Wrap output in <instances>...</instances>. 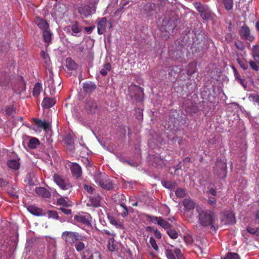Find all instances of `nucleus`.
<instances>
[{"instance_id": "nucleus-1", "label": "nucleus", "mask_w": 259, "mask_h": 259, "mask_svg": "<svg viewBox=\"0 0 259 259\" xmlns=\"http://www.w3.org/2000/svg\"><path fill=\"white\" fill-rule=\"evenodd\" d=\"M196 210L198 213V222L200 225L214 228L217 216L212 211L204 210L199 206L196 207Z\"/></svg>"}, {"instance_id": "nucleus-2", "label": "nucleus", "mask_w": 259, "mask_h": 259, "mask_svg": "<svg viewBox=\"0 0 259 259\" xmlns=\"http://www.w3.org/2000/svg\"><path fill=\"white\" fill-rule=\"evenodd\" d=\"M95 182L102 188L110 190L112 188V183L105 173L96 172L94 176Z\"/></svg>"}, {"instance_id": "nucleus-3", "label": "nucleus", "mask_w": 259, "mask_h": 259, "mask_svg": "<svg viewBox=\"0 0 259 259\" xmlns=\"http://www.w3.org/2000/svg\"><path fill=\"white\" fill-rule=\"evenodd\" d=\"M214 174L220 179H224L227 175V165L226 162L218 161L214 167Z\"/></svg>"}, {"instance_id": "nucleus-4", "label": "nucleus", "mask_w": 259, "mask_h": 259, "mask_svg": "<svg viewBox=\"0 0 259 259\" xmlns=\"http://www.w3.org/2000/svg\"><path fill=\"white\" fill-rule=\"evenodd\" d=\"M74 220L85 226L91 225L92 217L87 212H81L74 215Z\"/></svg>"}, {"instance_id": "nucleus-5", "label": "nucleus", "mask_w": 259, "mask_h": 259, "mask_svg": "<svg viewBox=\"0 0 259 259\" xmlns=\"http://www.w3.org/2000/svg\"><path fill=\"white\" fill-rule=\"evenodd\" d=\"M62 238L67 244H72L79 240L81 236L77 232L65 231L62 233Z\"/></svg>"}, {"instance_id": "nucleus-6", "label": "nucleus", "mask_w": 259, "mask_h": 259, "mask_svg": "<svg viewBox=\"0 0 259 259\" xmlns=\"http://www.w3.org/2000/svg\"><path fill=\"white\" fill-rule=\"evenodd\" d=\"M53 180L56 185L62 190H67L71 187L67 180L63 179L59 175L55 174L53 176Z\"/></svg>"}, {"instance_id": "nucleus-7", "label": "nucleus", "mask_w": 259, "mask_h": 259, "mask_svg": "<svg viewBox=\"0 0 259 259\" xmlns=\"http://www.w3.org/2000/svg\"><path fill=\"white\" fill-rule=\"evenodd\" d=\"M165 253L167 259H184L181 249L178 248L175 249L166 248Z\"/></svg>"}, {"instance_id": "nucleus-8", "label": "nucleus", "mask_w": 259, "mask_h": 259, "mask_svg": "<svg viewBox=\"0 0 259 259\" xmlns=\"http://www.w3.org/2000/svg\"><path fill=\"white\" fill-rule=\"evenodd\" d=\"M221 222L223 224H234L235 223L234 213L231 211L224 212L222 216Z\"/></svg>"}, {"instance_id": "nucleus-9", "label": "nucleus", "mask_w": 259, "mask_h": 259, "mask_svg": "<svg viewBox=\"0 0 259 259\" xmlns=\"http://www.w3.org/2000/svg\"><path fill=\"white\" fill-rule=\"evenodd\" d=\"M46 73L47 80L45 82V85L50 89L51 94H53L55 93V86L52 70L49 68Z\"/></svg>"}, {"instance_id": "nucleus-10", "label": "nucleus", "mask_w": 259, "mask_h": 259, "mask_svg": "<svg viewBox=\"0 0 259 259\" xmlns=\"http://www.w3.org/2000/svg\"><path fill=\"white\" fill-rule=\"evenodd\" d=\"M148 218L152 223L157 224L165 229H168L170 228V225L161 217L149 216Z\"/></svg>"}, {"instance_id": "nucleus-11", "label": "nucleus", "mask_w": 259, "mask_h": 259, "mask_svg": "<svg viewBox=\"0 0 259 259\" xmlns=\"http://www.w3.org/2000/svg\"><path fill=\"white\" fill-rule=\"evenodd\" d=\"M240 33L241 36L247 40L252 41L254 39L253 36L250 34L249 28L246 26L241 27Z\"/></svg>"}, {"instance_id": "nucleus-12", "label": "nucleus", "mask_w": 259, "mask_h": 259, "mask_svg": "<svg viewBox=\"0 0 259 259\" xmlns=\"http://www.w3.org/2000/svg\"><path fill=\"white\" fill-rule=\"evenodd\" d=\"M95 10L89 6H82L78 8V12L85 17H88L94 13Z\"/></svg>"}, {"instance_id": "nucleus-13", "label": "nucleus", "mask_w": 259, "mask_h": 259, "mask_svg": "<svg viewBox=\"0 0 259 259\" xmlns=\"http://www.w3.org/2000/svg\"><path fill=\"white\" fill-rule=\"evenodd\" d=\"M97 106L94 101L90 100L85 104V109L90 113H94L97 110Z\"/></svg>"}, {"instance_id": "nucleus-14", "label": "nucleus", "mask_w": 259, "mask_h": 259, "mask_svg": "<svg viewBox=\"0 0 259 259\" xmlns=\"http://www.w3.org/2000/svg\"><path fill=\"white\" fill-rule=\"evenodd\" d=\"M100 257L101 255L98 251L94 250L91 253L86 251L83 253L82 259H100Z\"/></svg>"}, {"instance_id": "nucleus-15", "label": "nucleus", "mask_w": 259, "mask_h": 259, "mask_svg": "<svg viewBox=\"0 0 259 259\" xmlns=\"http://www.w3.org/2000/svg\"><path fill=\"white\" fill-rule=\"evenodd\" d=\"M107 25V19L106 17L102 18L98 23V33L102 34L106 31Z\"/></svg>"}, {"instance_id": "nucleus-16", "label": "nucleus", "mask_w": 259, "mask_h": 259, "mask_svg": "<svg viewBox=\"0 0 259 259\" xmlns=\"http://www.w3.org/2000/svg\"><path fill=\"white\" fill-rule=\"evenodd\" d=\"M35 23L42 31L49 29V26L48 23L46 21L41 18H36L35 20Z\"/></svg>"}, {"instance_id": "nucleus-17", "label": "nucleus", "mask_w": 259, "mask_h": 259, "mask_svg": "<svg viewBox=\"0 0 259 259\" xmlns=\"http://www.w3.org/2000/svg\"><path fill=\"white\" fill-rule=\"evenodd\" d=\"M71 172L73 176L79 177L81 175V168L80 166L76 163H72L70 165Z\"/></svg>"}, {"instance_id": "nucleus-18", "label": "nucleus", "mask_w": 259, "mask_h": 259, "mask_svg": "<svg viewBox=\"0 0 259 259\" xmlns=\"http://www.w3.org/2000/svg\"><path fill=\"white\" fill-rule=\"evenodd\" d=\"M65 30L74 36H76L77 34L81 31L80 29L78 27V26L76 23L74 24L71 26L66 27L65 28Z\"/></svg>"}, {"instance_id": "nucleus-19", "label": "nucleus", "mask_w": 259, "mask_h": 259, "mask_svg": "<svg viewBox=\"0 0 259 259\" xmlns=\"http://www.w3.org/2000/svg\"><path fill=\"white\" fill-rule=\"evenodd\" d=\"M34 124L37 126L38 128H41L47 131L49 129V124L45 121H42L41 120L36 119L34 118L33 119Z\"/></svg>"}, {"instance_id": "nucleus-20", "label": "nucleus", "mask_w": 259, "mask_h": 259, "mask_svg": "<svg viewBox=\"0 0 259 259\" xmlns=\"http://www.w3.org/2000/svg\"><path fill=\"white\" fill-rule=\"evenodd\" d=\"M35 192L37 195L42 197L49 198L51 196L49 191L43 187L36 188L35 189Z\"/></svg>"}, {"instance_id": "nucleus-21", "label": "nucleus", "mask_w": 259, "mask_h": 259, "mask_svg": "<svg viewBox=\"0 0 259 259\" xmlns=\"http://www.w3.org/2000/svg\"><path fill=\"white\" fill-rule=\"evenodd\" d=\"M56 103L55 99L45 98L42 102V106L46 108H49L54 106Z\"/></svg>"}, {"instance_id": "nucleus-22", "label": "nucleus", "mask_w": 259, "mask_h": 259, "mask_svg": "<svg viewBox=\"0 0 259 259\" xmlns=\"http://www.w3.org/2000/svg\"><path fill=\"white\" fill-rule=\"evenodd\" d=\"M27 210L31 214L39 216L42 214V210L40 208L34 206H29L27 207Z\"/></svg>"}, {"instance_id": "nucleus-23", "label": "nucleus", "mask_w": 259, "mask_h": 259, "mask_svg": "<svg viewBox=\"0 0 259 259\" xmlns=\"http://www.w3.org/2000/svg\"><path fill=\"white\" fill-rule=\"evenodd\" d=\"M44 41L48 45L51 42L53 34L49 29L42 31Z\"/></svg>"}, {"instance_id": "nucleus-24", "label": "nucleus", "mask_w": 259, "mask_h": 259, "mask_svg": "<svg viewBox=\"0 0 259 259\" xmlns=\"http://www.w3.org/2000/svg\"><path fill=\"white\" fill-rule=\"evenodd\" d=\"M7 165L10 168L18 169L20 167V163L18 160L11 159L8 161Z\"/></svg>"}, {"instance_id": "nucleus-25", "label": "nucleus", "mask_w": 259, "mask_h": 259, "mask_svg": "<svg viewBox=\"0 0 259 259\" xmlns=\"http://www.w3.org/2000/svg\"><path fill=\"white\" fill-rule=\"evenodd\" d=\"M183 205L186 209L191 210L195 207V203L190 199H185L183 202Z\"/></svg>"}, {"instance_id": "nucleus-26", "label": "nucleus", "mask_w": 259, "mask_h": 259, "mask_svg": "<svg viewBox=\"0 0 259 259\" xmlns=\"http://www.w3.org/2000/svg\"><path fill=\"white\" fill-rule=\"evenodd\" d=\"M95 84L92 82H86L83 83V85L84 91L88 93L93 92L95 90Z\"/></svg>"}, {"instance_id": "nucleus-27", "label": "nucleus", "mask_w": 259, "mask_h": 259, "mask_svg": "<svg viewBox=\"0 0 259 259\" xmlns=\"http://www.w3.org/2000/svg\"><path fill=\"white\" fill-rule=\"evenodd\" d=\"M91 204L94 207H98L100 206L101 197L97 195L90 198Z\"/></svg>"}, {"instance_id": "nucleus-28", "label": "nucleus", "mask_w": 259, "mask_h": 259, "mask_svg": "<svg viewBox=\"0 0 259 259\" xmlns=\"http://www.w3.org/2000/svg\"><path fill=\"white\" fill-rule=\"evenodd\" d=\"M66 66L69 70H74L77 67V65L74 61L70 58L66 59Z\"/></svg>"}, {"instance_id": "nucleus-29", "label": "nucleus", "mask_w": 259, "mask_h": 259, "mask_svg": "<svg viewBox=\"0 0 259 259\" xmlns=\"http://www.w3.org/2000/svg\"><path fill=\"white\" fill-rule=\"evenodd\" d=\"M39 144V142L36 138H31L28 143V146L31 149L35 148Z\"/></svg>"}, {"instance_id": "nucleus-30", "label": "nucleus", "mask_w": 259, "mask_h": 259, "mask_svg": "<svg viewBox=\"0 0 259 259\" xmlns=\"http://www.w3.org/2000/svg\"><path fill=\"white\" fill-rule=\"evenodd\" d=\"M42 90V86L40 83L37 82L35 83L33 91V95L35 97L38 96Z\"/></svg>"}, {"instance_id": "nucleus-31", "label": "nucleus", "mask_w": 259, "mask_h": 259, "mask_svg": "<svg viewBox=\"0 0 259 259\" xmlns=\"http://www.w3.org/2000/svg\"><path fill=\"white\" fill-rule=\"evenodd\" d=\"M196 71V64L194 62L190 63L188 67L187 73L191 75Z\"/></svg>"}, {"instance_id": "nucleus-32", "label": "nucleus", "mask_w": 259, "mask_h": 259, "mask_svg": "<svg viewBox=\"0 0 259 259\" xmlns=\"http://www.w3.org/2000/svg\"><path fill=\"white\" fill-rule=\"evenodd\" d=\"M108 219L110 221V223L112 225L116 226L117 228H122V225L120 222L116 220L115 218H114L112 217H109Z\"/></svg>"}, {"instance_id": "nucleus-33", "label": "nucleus", "mask_w": 259, "mask_h": 259, "mask_svg": "<svg viewBox=\"0 0 259 259\" xmlns=\"http://www.w3.org/2000/svg\"><path fill=\"white\" fill-rule=\"evenodd\" d=\"M111 69V65L109 63H107L103 66V67L101 69L100 71L101 74L103 76H105L107 74L108 72Z\"/></svg>"}, {"instance_id": "nucleus-34", "label": "nucleus", "mask_w": 259, "mask_h": 259, "mask_svg": "<svg viewBox=\"0 0 259 259\" xmlns=\"http://www.w3.org/2000/svg\"><path fill=\"white\" fill-rule=\"evenodd\" d=\"M252 55L256 61L257 58H259V46H254L252 48Z\"/></svg>"}, {"instance_id": "nucleus-35", "label": "nucleus", "mask_w": 259, "mask_h": 259, "mask_svg": "<svg viewBox=\"0 0 259 259\" xmlns=\"http://www.w3.org/2000/svg\"><path fill=\"white\" fill-rule=\"evenodd\" d=\"M75 247L78 251H80L84 248L85 245L83 242L78 240L75 242Z\"/></svg>"}, {"instance_id": "nucleus-36", "label": "nucleus", "mask_w": 259, "mask_h": 259, "mask_svg": "<svg viewBox=\"0 0 259 259\" xmlns=\"http://www.w3.org/2000/svg\"><path fill=\"white\" fill-rule=\"evenodd\" d=\"M176 195L178 197H184L186 195V191L182 188H178L176 191Z\"/></svg>"}, {"instance_id": "nucleus-37", "label": "nucleus", "mask_w": 259, "mask_h": 259, "mask_svg": "<svg viewBox=\"0 0 259 259\" xmlns=\"http://www.w3.org/2000/svg\"><path fill=\"white\" fill-rule=\"evenodd\" d=\"M9 79L6 75H3L0 78V84L1 85H6L9 84Z\"/></svg>"}, {"instance_id": "nucleus-38", "label": "nucleus", "mask_w": 259, "mask_h": 259, "mask_svg": "<svg viewBox=\"0 0 259 259\" xmlns=\"http://www.w3.org/2000/svg\"><path fill=\"white\" fill-rule=\"evenodd\" d=\"M149 244L151 247L154 249L155 250H158V246L156 244L155 240L152 237H150L149 238Z\"/></svg>"}, {"instance_id": "nucleus-39", "label": "nucleus", "mask_w": 259, "mask_h": 259, "mask_svg": "<svg viewBox=\"0 0 259 259\" xmlns=\"http://www.w3.org/2000/svg\"><path fill=\"white\" fill-rule=\"evenodd\" d=\"M223 259H239V257L236 253L229 252Z\"/></svg>"}, {"instance_id": "nucleus-40", "label": "nucleus", "mask_w": 259, "mask_h": 259, "mask_svg": "<svg viewBox=\"0 0 259 259\" xmlns=\"http://www.w3.org/2000/svg\"><path fill=\"white\" fill-rule=\"evenodd\" d=\"M167 233L169 236L172 239H176L178 236L177 232L174 230L170 229V228L167 229Z\"/></svg>"}, {"instance_id": "nucleus-41", "label": "nucleus", "mask_w": 259, "mask_h": 259, "mask_svg": "<svg viewBox=\"0 0 259 259\" xmlns=\"http://www.w3.org/2000/svg\"><path fill=\"white\" fill-rule=\"evenodd\" d=\"M224 4L226 9L230 10L233 7V0H223Z\"/></svg>"}, {"instance_id": "nucleus-42", "label": "nucleus", "mask_w": 259, "mask_h": 259, "mask_svg": "<svg viewBox=\"0 0 259 259\" xmlns=\"http://www.w3.org/2000/svg\"><path fill=\"white\" fill-rule=\"evenodd\" d=\"M57 204L58 205H62L63 206H68V203L64 198H60L57 200Z\"/></svg>"}, {"instance_id": "nucleus-43", "label": "nucleus", "mask_w": 259, "mask_h": 259, "mask_svg": "<svg viewBox=\"0 0 259 259\" xmlns=\"http://www.w3.org/2000/svg\"><path fill=\"white\" fill-rule=\"evenodd\" d=\"M41 56L43 58L45 63H48L49 62V61H50L49 57L48 56V54H47L45 52H44V51L41 52Z\"/></svg>"}, {"instance_id": "nucleus-44", "label": "nucleus", "mask_w": 259, "mask_h": 259, "mask_svg": "<svg viewBox=\"0 0 259 259\" xmlns=\"http://www.w3.org/2000/svg\"><path fill=\"white\" fill-rule=\"evenodd\" d=\"M108 247L109 250L111 251H113L116 249V246L113 244V241L111 239L109 241Z\"/></svg>"}, {"instance_id": "nucleus-45", "label": "nucleus", "mask_w": 259, "mask_h": 259, "mask_svg": "<svg viewBox=\"0 0 259 259\" xmlns=\"http://www.w3.org/2000/svg\"><path fill=\"white\" fill-rule=\"evenodd\" d=\"M48 213L50 218L57 219L58 217V214L55 211H49Z\"/></svg>"}, {"instance_id": "nucleus-46", "label": "nucleus", "mask_w": 259, "mask_h": 259, "mask_svg": "<svg viewBox=\"0 0 259 259\" xmlns=\"http://www.w3.org/2000/svg\"><path fill=\"white\" fill-rule=\"evenodd\" d=\"M83 187L84 190L89 193H93L95 190L94 188L88 185H84Z\"/></svg>"}, {"instance_id": "nucleus-47", "label": "nucleus", "mask_w": 259, "mask_h": 259, "mask_svg": "<svg viewBox=\"0 0 259 259\" xmlns=\"http://www.w3.org/2000/svg\"><path fill=\"white\" fill-rule=\"evenodd\" d=\"M238 62L240 65L241 67L244 70H246L247 69L248 65L247 63L240 60H238Z\"/></svg>"}, {"instance_id": "nucleus-48", "label": "nucleus", "mask_w": 259, "mask_h": 259, "mask_svg": "<svg viewBox=\"0 0 259 259\" xmlns=\"http://www.w3.org/2000/svg\"><path fill=\"white\" fill-rule=\"evenodd\" d=\"M247 230L251 234H256L258 232V229L253 228L250 227L247 228Z\"/></svg>"}, {"instance_id": "nucleus-49", "label": "nucleus", "mask_w": 259, "mask_h": 259, "mask_svg": "<svg viewBox=\"0 0 259 259\" xmlns=\"http://www.w3.org/2000/svg\"><path fill=\"white\" fill-rule=\"evenodd\" d=\"M249 64H250L251 67L253 69H254L255 70H256V71L258 70V67L257 65L256 64L255 62L251 61L249 62Z\"/></svg>"}, {"instance_id": "nucleus-50", "label": "nucleus", "mask_w": 259, "mask_h": 259, "mask_svg": "<svg viewBox=\"0 0 259 259\" xmlns=\"http://www.w3.org/2000/svg\"><path fill=\"white\" fill-rule=\"evenodd\" d=\"M154 235L155 236L158 238V239H160L161 238V233L157 229H155L154 230Z\"/></svg>"}, {"instance_id": "nucleus-51", "label": "nucleus", "mask_w": 259, "mask_h": 259, "mask_svg": "<svg viewBox=\"0 0 259 259\" xmlns=\"http://www.w3.org/2000/svg\"><path fill=\"white\" fill-rule=\"evenodd\" d=\"M207 201L210 205H212L215 204L216 203V200L213 197H209Z\"/></svg>"}, {"instance_id": "nucleus-52", "label": "nucleus", "mask_w": 259, "mask_h": 259, "mask_svg": "<svg viewBox=\"0 0 259 259\" xmlns=\"http://www.w3.org/2000/svg\"><path fill=\"white\" fill-rule=\"evenodd\" d=\"M60 209L65 214L68 215V214H71V211L70 209L63 208H60Z\"/></svg>"}, {"instance_id": "nucleus-53", "label": "nucleus", "mask_w": 259, "mask_h": 259, "mask_svg": "<svg viewBox=\"0 0 259 259\" xmlns=\"http://www.w3.org/2000/svg\"><path fill=\"white\" fill-rule=\"evenodd\" d=\"M253 101L255 103H256L258 105H259V97L258 96H254L252 97Z\"/></svg>"}, {"instance_id": "nucleus-54", "label": "nucleus", "mask_w": 259, "mask_h": 259, "mask_svg": "<svg viewBox=\"0 0 259 259\" xmlns=\"http://www.w3.org/2000/svg\"><path fill=\"white\" fill-rule=\"evenodd\" d=\"M239 81L240 83H241V84L243 86V87L244 88H245L247 86V84L244 81V80L241 78H239Z\"/></svg>"}, {"instance_id": "nucleus-55", "label": "nucleus", "mask_w": 259, "mask_h": 259, "mask_svg": "<svg viewBox=\"0 0 259 259\" xmlns=\"http://www.w3.org/2000/svg\"><path fill=\"white\" fill-rule=\"evenodd\" d=\"M208 193H209V194H211L212 195H213V196H214V195H216V191H215V190L214 189H210V190H209V191H208Z\"/></svg>"}, {"instance_id": "nucleus-56", "label": "nucleus", "mask_w": 259, "mask_h": 259, "mask_svg": "<svg viewBox=\"0 0 259 259\" xmlns=\"http://www.w3.org/2000/svg\"><path fill=\"white\" fill-rule=\"evenodd\" d=\"M127 214H128L127 209H124L123 212L121 213V215L123 217H126L127 215Z\"/></svg>"}, {"instance_id": "nucleus-57", "label": "nucleus", "mask_w": 259, "mask_h": 259, "mask_svg": "<svg viewBox=\"0 0 259 259\" xmlns=\"http://www.w3.org/2000/svg\"><path fill=\"white\" fill-rule=\"evenodd\" d=\"M195 7L197 9V10L199 11V12H201L202 11V8L200 6V5L199 4H198V3H196L195 4Z\"/></svg>"}, {"instance_id": "nucleus-58", "label": "nucleus", "mask_w": 259, "mask_h": 259, "mask_svg": "<svg viewBox=\"0 0 259 259\" xmlns=\"http://www.w3.org/2000/svg\"><path fill=\"white\" fill-rule=\"evenodd\" d=\"M13 111L12 108L9 107L6 109V112L8 114H12Z\"/></svg>"}, {"instance_id": "nucleus-59", "label": "nucleus", "mask_w": 259, "mask_h": 259, "mask_svg": "<svg viewBox=\"0 0 259 259\" xmlns=\"http://www.w3.org/2000/svg\"><path fill=\"white\" fill-rule=\"evenodd\" d=\"M25 125L27 127H28L29 129L33 130L35 131V132H36L37 131V130L36 128L32 127L29 124H26Z\"/></svg>"}, {"instance_id": "nucleus-60", "label": "nucleus", "mask_w": 259, "mask_h": 259, "mask_svg": "<svg viewBox=\"0 0 259 259\" xmlns=\"http://www.w3.org/2000/svg\"><path fill=\"white\" fill-rule=\"evenodd\" d=\"M163 186H164L166 188H169L170 187L169 186V184L167 182H163L162 183Z\"/></svg>"}, {"instance_id": "nucleus-61", "label": "nucleus", "mask_w": 259, "mask_h": 259, "mask_svg": "<svg viewBox=\"0 0 259 259\" xmlns=\"http://www.w3.org/2000/svg\"><path fill=\"white\" fill-rule=\"evenodd\" d=\"M92 27H85V30L87 31V32H91L92 31Z\"/></svg>"}, {"instance_id": "nucleus-62", "label": "nucleus", "mask_w": 259, "mask_h": 259, "mask_svg": "<svg viewBox=\"0 0 259 259\" xmlns=\"http://www.w3.org/2000/svg\"><path fill=\"white\" fill-rule=\"evenodd\" d=\"M232 68H233V71H234V74L235 75L238 74V73L235 67H233Z\"/></svg>"}, {"instance_id": "nucleus-63", "label": "nucleus", "mask_w": 259, "mask_h": 259, "mask_svg": "<svg viewBox=\"0 0 259 259\" xmlns=\"http://www.w3.org/2000/svg\"><path fill=\"white\" fill-rule=\"evenodd\" d=\"M120 206L124 209H127L125 205L124 204V203H121L120 204Z\"/></svg>"}, {"instance_id": "nucleus-64", "label": "nucleus", "mask_w": 259, "mask_h": 259, "mask_svg": "<svg viewBox=\"0 0 259 259\" xmlns=\"http://www.w3.org/2000/svg\"><path fill=\"white\" fill-rule=\"evenodd\" d=\"M255 26L257 30L259 31V22H256Z\"/></svg>"}]
</instances>
